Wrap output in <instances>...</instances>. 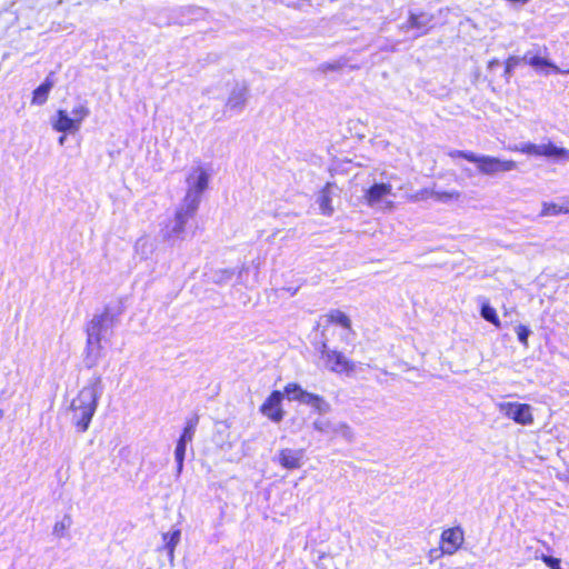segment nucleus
Segmentation results:
<instances>
[{
    "mask_svg": "<svg viewBox=\"0 0 569 569\" xmlns=\"http://www.w3.org/2000/svg\"><path fill=\"white\" fill-rule=\"evenodd\" d=\"M100 386L101 378L97 377L90 385L83 387L71 401L70 408L73 412L74 426L79 432H86L90 426L97 409Z\"/></svg>",
    "mask_w": 569,
    "mask_h": 569,
    "instance_id": "f257e3e1",
    "label": "nucleus"
},
{
    "mask_svg": "<svg viewBox=\"0 0 569 569\" xmlns=\"http://www.w3.org/2000/svg\"><path fill=\"white\" fill-rule=\"evenodd\" d=\"M114 321V316L106 309L102 313L94 316L86 326V349H84V362L88 368L97 366L99 359L102 356V332L106 326L111 325Z\"/></svg>",
    "mask_w": 569,
    "mask_h": 569,
    "instance_id": "f03ea898",
    "label": "nucleus"
},
{
    "mask_svg": "<svg viewBox=\"0 0 569 569\" xmlns=\"http://www.w3.org/2000/svg\"><path fill=\"white\" fill-rule=\"evenodd\" d=\"M451 159H463L468 162L475 163L478 171L486 176H492L499 172H507L517 169L516 161L508 159L502 160L491 156H478L471 151L451 150L448 152Z\"/></svg>",
    "mask_w": 569,
    "mask_h": 569,
    "instance_id": "7ed1b4c3",
    "label": "nucleus"
},
{
    "mask_svg": "<svg viewBox=\"0 0 569 569\" xmlns=\"http://www.w3.org/2000/svg\"><path fill=\"white\" fill-rule=\"evenodd\" d=\"M90 114L87 102L74 106L70 114L64 109H59L51 121V127L57 132L76 133L80 130L82 122Z\"/></svg>",
    "mask_w": 569,
    "mask_h": 569,
    "instance_id": "20e7f679",
    "label": "nucleus"
},
{
    "mask_svg": "<svg viewBox=\"0 0 569 569\" xmlns=\"http://www.w3.org/2000/svg\"><path fill=\"white\" fill-rule=\"evenodd\" d=\"M322 358L326 367L338 375H350L355 372L357 365L351 359L347 358L341 351L336 349H327V343H322Z\"/></svg>",
    "mask_w": 569,
    "mask_h": 569,
    "instance_id": "39448f33",
    "label": "nucleus"
},
{
    "mask_svg": "<svg viewBox=\"0 0 569 569\" xmlns=\"http://www.w3.org/2000/svg\"><path fill=\"white\" fill-rule=\"evenodd\" d=\"M198 423H199V416L197 413H193L191 417L187 418L184 427L182 429V432L177 441V446H176V450H174V458L177 461V471L178 472H181V470H182L184 455H186V446H187V442L192 441Z\"/></svg>",
    "mask_w": 569,
    "mask_h": 569,
    "instance_id": "423d86ee",
    "label": "nucleus"
},
{
    "mask_svg": "<svg viewBox=\"0 0 569 569\" xmlns=\"http://www.w3.org/2000/svg\"><path fill=\"white\" fill-rule=\"evenodd\" d=\"M498 408L500 412L518 425L529 426L535 421L532 408L528 403L502 402Z\"/></svg>",
    "mask_w": 569,
    "mask_h": 569,
    "instance_id": "0eeeda50",
    "label": "nucleus"
},
{
    "mask_svg": "<svg viewBox=\"0 0 569 569\" xmlns=\"http://www.w3.org/2000/svg\"><path fill=\"white\" fill-rule=\"evenodd\" d=\"M283 393L280 390H273L260 405L259 411L268 420L279 423L283 420L286 411L282 407Z\"/></svg>",
    "mask_w": 569,
    "mask_h": 569,
    "instance_id": "6e6552de",
    "label": "nucleus"
},
{
    "mask_svg": "<svg viewBox=\"0 0 569 569\" xmlns=\"http://www.w3.org/2000/svg\"><path fill=\"white\" fill-rule=\"evenodd\" d=\"M199 207V198L193 196L189 199V194H186L183 199V208L178 209L174 212V224L168 232V236H178L184 231L187 221L192 218Z\"/></svg>",
    "mask_w": 569,
    "mask_h": 569,
    "instance_id": "1a4fd4ad",
    "label": "nucleus"
},
{
    "mask_svg": "<svg viewBox=\"0 0 569 569\" xmlns=\"http://www.w3.org/2000/svg\"><path fill=\"white\" fill-rule=\"evenodd\" d=\"M439 542L447 556H452L465 543V531L460 526L443 529Z\"/></svg>",
    "mask_w": 569,
    "mask_h": 569,
    "instance_id": "9d476101",
    "label": "nucleus"
},
{
    "mask_svg": "<svg viewBox=\"0 0 569 569\" xmlns=\"http://www.w3.org/2000/svg\"><path fill=\"white\" fill-rule=\"evenodd\" d=\"M209 177V172L203 167L199 166L193 169L187 178V182L189 183L187 194H189V199L193 196L200 199L201 193L208 188Z\"/></svg>",
    "mask_w": 569,
    "mask_h": 569,
    "instance_id": "9b49d317",
    "label": "nucleus"
},
{
    "mask_svg": "<svg viewBox=\"0 0 569 569\" xmlns=\"http://www.w3.org/2000/svg\"><path fill=\"white\" fill-rule=\"evenodd\" d=\"M303 457V449L283 448L279 450L277 461L283 469L296 470L301 468Z\"/></svg>",
    "mask_w": 569,
    "mask_h": 569,
    "instance_id": "f8f14e48",
    "label": "nucleus"
},
{
    "mask_svg": "<svg viewBox=\"0 0 569 569\" xmlns=\"http://www.w3.org/2000/svg\"><path fill=\"white\" fill-rule=\"evenodd\" d=\"M432 21V16L419 11V12H410L407 21L401 26L402 30H418L420 34H426L429 31V24Z\"/></svg>",
    "mask_w": 569,
    "mask_h": 569,
    "instance_id": "ddd939ff",
    "label": "nucleus"
},
{
    "mask_svg": "<svg viewBox=\"0 0 569 569\" xmlns=\"http://www.w3.org/2000/svg\"><path fill=\"white\" fill-rule=\"evenodd\" d=\"M325 328H328L330 326H338L348 332H352V322L350 317L339 310V309H331L329 312H327L325 316Z\"/></svg>",
    "mask_w": 569,
    "mask_h": 569,
    "instance_id": "4468645a",
    "label": "nucleus"
},
{
    "mask_svg": "<svg viewBox=\"0 0 569 569\" xmlns=\"http://www.w3.org/2000/svg\"><path fill=\"white\" fill-rule=\"evenodd\" d=\"M391 191L392 186L390 183H375L366 190L363 198L367 204L372 206L379 202L382 198L391 194Z\"/></svg>",
    "mask_w": 569,
    "mask_h": 569,
    "instance_id": "2eb2a0df",
    "label": "nucleus"
},
{
    "mask_svg": "<svg viewBox=\"0 0 569 569\" xmlns=\"http://www.w3.org/2000/svg\"><path fill=\"white\" fill-rule=\"evenodd\" d=\"M569 214V197H562L558 202H543L541 206V217H553Z\"/></svg>",
    "mask_w": 569,
    "mask_h": 569,
    "instance_id": "dca6fc26",
    "label": "nucleus"
},
{
    "mask_svg": "<svg viewBox=\"0 0 569 569\" xmlns=\"http://www.w3.org/2000/svg\"><path fill=\"white\" fill-rule=\"evenodd\" d=\"M52 76H53V72H50L46 77L44 81L32 91V98H31L32 104L41 106L47 102V100L49 98V92L53 87Z\"/></svg>",
    "mask_w": 569,
    "mask_h": 569,
    "instance_id": "f3484780",
    "label": "nucleus"
},
{
    "mask_svg": "<svg viewBox=\"0 0 569 569\" xmlns=\"http://www.w3.org/2000/svg\"><path fill=\"white\" fill-rule=\"evenodd\" d=\"M181 539V530L174 529L172 532L162 533L163 547L168 553L169 559L172 561L174 558V550Z\"/></svg>",
    "mask_w": 569,
    "mask_h": 569,
    "instance_id": "a211bd4d",
    "label": "nucleus"
},
{
    "mask_svg": "<svg viewBox=\"0 0 569 569\" xmlns=\"http://www.w3.org/2000/svg\"><path fill=\"white\" fill-rule=\"evenodd\" d=\"M542 157L553 160L567 161L569 160V149L558 147L552 142L542 144Z\"/></svg>",
    "mask_w": 569,
    "mask_h": 569,
    "instance_id": "6ab92c4d",
    "label": "nucleus"
},
{
    "mask_svg": "<svg viewBox=\"0 0 569 569\" xmlns=\"http://www.w3.org/2000/svg\"><path fill=\"white\" fill-rule=\"evenodd\" d=\"M333 183L327 182L320 190V196L318 199L319 208L322 214L330 216L333 212V208L331 206V188Z\"/></svg>",
    "mask_w": 569,
    "mask_h": 569,
    "instance_id": "aec40b11",
    "label": "nucleus"
},
{
    "mask_svg": "<svg viewBox=\"0 0 569 569\" xmlns=\"http://www.w3.org/2000/svg\"><path fill=\"white\" fill-rule=\"evenodd\" d=\"M283 393L287 396L289 400L301 401L302 397L306 393V390L297 382H288L283 387Z\"/></svg>",
    "mask_w": 569,
    "mask_h": 569,
    "instance_id": "412c9836",
    "label": "nucleus"
},
{
    "mask_svg": "<svg viewBox=\"0 0 569 569\" xmlns=\"http://www.w3.org/2000/svg\"><path fill=\"white\" fill-rule=\"evenodd\" d=\"M480 315L485 320L493 325L496 328L499 329L501 327V321L497 315L496 309L492 308L488 302L482 303Z\"/></svg>",
    "mask_w": 569,
    "mask_h": 569,
    "instance_id": "4be33fe9",
    "label": "nucleus"
},
{
    "mask_svg": "<svg viewBox=\"0 0 569 569\" xmlns=\"http://www.w3.org/2000/svg\"><path fill=\"white\" fill-rule=\"evenodd\" d=\"M300 402L310 405L319 411L323 410L325 407H327V403L321 396L308 391H306Z\"/></svg>",
    "mask_w": 569,
    "mask_h": 569,
    "instance_id": "5701e85b",
    "label": "nucleus"
},
{
    "mask_svg": "<svg viewBox=\"0 0 569 569\" xmlns=\"http://www.w3.org/2000/svg\"><path fill=\"white\" fill-rule=\"evenodd\" d=\"M527 62L536 69L552 68L553 70H558L553 63L540 56H532L528 59Z\"/></svg>",
    "mask_w": 569,
    "mask_h": 569,
    "instance_id": "b1692460",
    "label": "nucleus"
},
{
    "mask_svg": "<svg viewBox=\"0 0 569 569\" xmlns=\"http://www.w3.org/2000/svg\"><path fill=\"white\" fill-rule=\"evenodd\" d=\"M518 150L527 156L542 157V144L527 142L521 144Z\"/></svg>",
    "mask_w": 569,
    "mask_h": 569,
    "instance_id": "393cba45",
    "label": "nucleus"
},
{
    "mask_svg": "<svg viewBox=\"0 0 569 569\" xmlns=\"http://www.w3.org/2000/svg\"><path fill=\"white\" fill-rule=\"evenodd\" d=\"M246 102V96L242 91L233 92L227 101V106L231 109L241 108Z\"/></svg>",
    "mask_w": 569,
    "mask_h": 569,
    "instance_id": "a878e982",
    "label": "nucleus"
},
{
    "mask_svg": "<svg viewBox=\"0 0 569 569\" xmlns=\"http://www.w3.org/2000/svg\"><path fill=\"white\" fill-rule=\"evenodd\" d=\"M520 63V58L510 56L505 61V76L506 78H510L512 76L513 69Z\"/></svg>",
    "mask_w": 569,
    "mask_h": 569,
    "instance_id": "bb28decb",
    "label": "nucleus"
},
{
    "mask_svg": "<svg viewBox=\"0 0 569 569\" xmlns=\"http://www.w3.org/2000/svg\"><path fill=\"white\" fill-rule=\"evenodd\" d=\"M433 197L439 201H450V200H457L460 197V192L452 190V191H438L433 193Z\"/></svg>",
    "mask_w": 569,
    "mask_h": 569,
    "instance_id": "cd10ccee",
    "label": "nucleus"
},
{
    "mask_svg": "<svg viewBox=\"0 0 569 569\" xmlns=\"http://www.w3.org/2000/svg\"><path fill=\"white\" fill-rule=\"evenodd\" d=\"M516 333H517L518 340L521 342V345L527 348L529 345V341H528V338L530 335L529 328L525 325H519L516 328Z\"/></svg>",
    "mask_w": 569,
    "mask_h": 569,
    "instance_id": "c85d7f7f",
    "label": "nucleus"
},
{
    "mask_svg": "<svg viewBox=\"0 0 569 569\" xmlns=\"http://www.w3.org/2000/svg\"><path fill=\"white\" fill-rule=\"evenodd\" d=\"M539 559L550 569H561V560L547 555H541Z\"/></svg>",
    "mask_w": 569,
    "mask_h": 569,
    "instance_id": "c756f323",
    "label": "nucleus"
},
{
    "mask_svg": "<svg viewBox=\"0 0 569 569\" xmlns=\"http://www.w3.org/2000/svg\"><path fill=\"white\" fill-rule=\"evenodd\" d=\"M429 561L432 562L443 556H447V553L445 552V548H442L440 545L438 548H432L429 550Z\"/></svg>",
    "mask_w": 569,
    "mask_h": 569,
    "instance_id": "7c9ffc66",
    "label": "nucleus"
},
{
    "mask_svg": "<svg viewBox=\"0 0 569 569\" xmlns=\"http://www.w3.org/2000/svg\"><path fill=\"white\" fill-rule=\"evenodd\" d=\"M507 2H510V3H520V4H525L527 2H529L530 0H506Z\"/></svg>",
    "mask_w": 569,
    "mask_h": 569,
    "instance_id": "2f4dec72",
    "label": "nucleus"
},
{
    "mask_svg": "<svg viewBox=\"0 0 569 569\" xmlns=\"http://www.w3.org/2000/svg\"><path fill=\"white\" fill-rule=\"evenodd\" d=\"M337 67L335 64H325L322 66V70H336Z\"/></svg>",
    "mask_w": 569,
    "mask_h": 569,
    "instance_id": "473e14b6",
    "label": "nucleus"
},
{
    "mask_svg": "<svg viewBox=\"0 0 569 569\" xmlns=\"http://www.w3.org/2000/svg\"><path fill=\"white\" fill-rule=\"evenodd\" d=\"M63 529H64L63 523H61L60 526L57 523V525L54 526V531H56V532H58L59 530H63Z\"/></svg>",
    "mask_w": 569,
    "mask_h": 569,
    "instance_id": "72a5a7b5",
    "label": "nucleus"
},
{
    "mask_svg": "<svg viewBox=\"0 0 569 569\" xmlns=\"http://www.w3.org/2000/svg\"><path fill=\"white\" fill-rule=\"evenodd\" d=\"M315 428L320 430V431H323V428L320 426L319 422H315Z\"/></svg>",
    "mask_w": 569,
    "mask_h": 569,
    "instance_id": "f704fd0d",
    "label": "nucleus"
},
{
    "mask_svg": "<svg viewBox=\"0 0 569 569\" xmlns=\"http://www.w3.org/2000/svg\"><path fill=\"white\" fill-rule=\"evenodd\" d=\"M64 140H66V136H61V137L59 138V143H60V144H63V143H64Z\"/></svg>",
    "mask_w": 569,
    "mask_h": 569,
    "instance_id": "c9c22d12",
    "label": "nucleus"
}]
</instances>
